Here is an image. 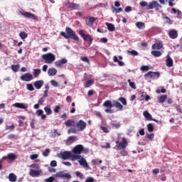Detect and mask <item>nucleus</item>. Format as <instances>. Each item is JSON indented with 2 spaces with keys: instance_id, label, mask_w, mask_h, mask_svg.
Masks as SVG:
<instances>
[{
  "instance_id": "f257e3e1",
  "label": "nucleus",
  "mask_w": 182,
  "mask_h": 182,
  "mask_svg": "<svg viewBox=\"0 0 182 182\" xmlns=\"http://www.w3.org/2000/svg\"><path fill=\"white\" fill-rule=\"evenodd\" d=\"M65 32L66 33H65V31H61L60 33V36H63V38H65V39H69V38H70L71 39H73V41L79 42V36L76 35V33L74 31H73L70 27H66Z\"/></svg>"
},
{
  "instance_id": "f03ea898",
  "label": "nucleus",
  "mask_w": 182,
  "mask_h": 182,
  "mask_svg": "<svg viewBox=\"0 0 182 182\" xmlns=\"http://www.w3.org/2000/svg\"><path fill=\"white\" fill-rule=\"evenodd\" d=\"M42 59L45 60V63L50 65L51 63H53V62H55L56 57L53 55V53H48L42 55Z\"/></svg>"
},
{
  "instance_id": "7ed1b4c3",
  "label": "nucleus",
  "mask_w": 182,
  "mask_h": 182,
  "mask_svg": "<svg viewBox=\"0 0 182 182\" xmlns=\"http://www.w3.org/2000/svg\"><path fill=\"white\" fill-rule=\"evenodd\" d=\"M79 35H80L82 39L85 42H87L89 45H90L91 43H93V38H92V36L89 34H85V32H83V30L79 31Z\"/></svg>"
},
{
  "instance_id": "20e7f679",
  "label": "nucleus",
  "mask_w": 182,
  "mask_h": 182,
  "mask_svg": "<svg viewBox=\"0 0 182 182\" xmlns=\"http://www.w3.org/2000/svg\"><path fill=\"white\" fill-rule=\"evenodd\" d=\"M116 144H117L116 147L117 148V150H124V149H126V147H127L129 144L127 143V139H126V138L123 137L122 141L119 142V141H117Z\"/></svg>"
},
{
  "instance_id": "39448f33",
  "label": "nucleus",
  "mask_w": 182,
  "mask_h": 182,
  "mask_svg": "<svg viewBox=\"0 0 182 182\" xmlns=\"http://www.w3.org/2000/svg\"><path fill=\"white\" fill-rule=\"evenodd\" d=\"M104 107H106L107 109H105V112L106 113H114V111L112 109V107H113V103H112V101L110 100H106L103 103Z\"/></svg>"
},
{
  "instance_id": "423d86ee",
  "label": "nucleus",
  "mask_w": 182,
  "mask_h": 182,
  "mask_svg": "<svg viewBox=\"0 0 182 182\" xmlns=\"http://www.w3.org/2000/svg\"><path fill=\"white\" fill-rule=\"evenodd\" d=\"M87 126V124L82 119H80L79 122L75 123V127L77 129L78 132H83L85 129H86V127Z\"/></svg>"
},
{
  "instance_id": "0eeeda50",
  "label": "nucleus",
  "mask_w": 182,
  "mask_h": 182,
  "mask_svg": "<svg viewBox=\"0 0 182 182\" xmlns=\"http://www.w3.org/2000/svg\"><path fill=\"white\" fill-rule=\"evenodd\" d=\"M65 6L68 8V9L77 11H79V9H80V4L76 3H71L70 1H68L67 3H65Z\"/></svg>"
},
{
  "instance_id": "6e6552de",
  "label": "nucleus",
  "mask_w": 182,
  "mask_h": 182,
  "mask_svg": "<svg viewBox=\"0 0 182 182\" xmlns=\"http://www.w3.org/2000/svg\"><path fill=\"white\" fill-rule=\"evenodd\" d=\"M85 148L83 147V145L78 144L73 149L72 151L73 154H82Z\"/></svg>"
},
{
  "instance_id": "1a4fd4ad",
  "label": "nucleus",
  "mask_w": 182,
  "mask_h": 182,
  "mask_svg": "<svg viewBox=\"0 0 182 182\" xmlns=\"http://www.w3.org/2000/svg\"><path fill=\"white\" fill-rule=\"evenodd\" d=\"M55 177H59L60 178H66V180H70L72 178V176L70 174L65 173L62 171L55 174Z\"/></svg>"
},
{
  "instance_id": "9d476101",
  "label": "nucleus",
  "mask_w": 182,
  "mask_h": 182,
  "mask_svg": "<svg viewBox=\"0 0 182 182\" xmlns=\"http://www.w3.org/2000/svg\"><path fill=\"white\" fill-rule=\"evenodd\" d=\"M42 174H43L42 169H40V170L30 169V171H29V176H31V177H39V176H42Z\"/></svg>"
},
{
  "instance_id": "9b49d317",
  "label": "nucleus",
  "mask_w": 182,
  "mask_h": 182,
  "mask_svg": "<svg viewBox=\"0 0 182 182\" xmlns=\"http://www.w3.org/2000/svg\"><path fill=\"white\" fill-rule=\"evenodd\" d=\"M20 15H22V16H24L25 18H31L34 21H38V17H36L35 14L28 11H20Z\"/></svg>"
},
{
  "instance_id": "f8f14e48",
  "label": "nucleus",
  "mask_w": 182,
  "mask_h": 182,
  "mask_svg": "<svg viewBox=\"0 0 182 182\" xmlns=\"http://www.w3.org/2000/svg\"><path fill=\"white\" fill-rule=\"evenodd\" d=\"M21 80L23 82H31V80H33V75L29 73H27L21 76Z\"/></svg>"
},
{
  "instance_id": "ddd939ff",
  "label": "nucleus",
  "mask_w": 182,
  "mask_h": 182,
  "mask_svg": "<svg viewBox=\"0 0 182 182\" xmlns=\"http://www.w3.org/2000/svg\"><path fill=\"white\" fill-rule=\"evenodd\" d=\"M145 77H149V79H156V77H160V73L149 71L145 74Z\"/></svg>"
},
{
  "instance_id": "4468645a",
  "label": "nucleus",
  "mask_w": 182,
  "mask_h": 182,
  "mask_svg": "<svg viewBox=\"0 0 182 182\" xmlns=\"http://www.w3.org/2000/svg\"><path fill=\"white\" fill-rule=\"evenodd\" d=\"M144 114V117H145V119H146L147 120H149V122H155L156 123H159V120L154 119L153 117H151V114H150V113L149 112V111H144L143 112Z\"/></svg>"
},
{
  "instance_id": "2eb2a0df",
  "label": "nucleus",
  "mask_w": 182,
  "mask_h": 182,
  "mask_svg": "<svg viewBox=\"0 0 182 182\" xmlns=\"http://www.w3.org/2000/svg\"><path fill=\"white\" fill-rule=\"evenodd\" d=\"M65 63H68V60L66 58H62L55 63V66H56V68H62Z\"/></svg>"
},
{
  "instance_id": "dca6fc26",
  "label": "nucleus",
  "mask_w": 182,
  "mask_h": 182,
  "mask_svg": "<svg viewBox=\"0 0 182 182\" xmlns=\"http://www.w3.org/2000/svg\"><path fill=\"white\" fill-rule=\"evenodd\" d=\"M95 21H96V18L90 16L89 17V18H87V20L85 21V23L86 25H87V26H90V28H92Z\"/></svg>"
},
{
  "instance_id": "f3484780",
  "label": "nucleus",
  "mask_w": 182,
  "mask_h": 182,
  "mask_svg": "<svg viewBox=\"0 0 182 182\" xmlns=\"http://www.w3.org/2000/svg\"><path fill=\"white\" fill-rule=\"evenodd\" d=\"M168 36L171 38V39H177L178 37V33L176 30H171L168 33Z\"/></svg>"
},
{
  "instance_id": "a211bd4d",
  "label": "nucleus",
  "mask_w": 182,
  "mask_h": 182,
  "mask_svg": "<svg viewBox=\"0 0 182 182\" xmlns=\"http://www.w3.org/2000/svg\"><path fill=\"white\" fill-rule=\"evenodd\" d=\"M71 153L72 152L69 151H65L63 153H60L63 160H68V159H70Z\"/></svg>"
},
{
  "instance_id": "6ab92c4d",
  "label": "nucleus",
  "mask_w": 182,
  "mask_h": 182,
  "mask_svg": "<svg viewBox=\"0 0 182 182\" xmlns=\"http://www.w3.org/2000/svg\"><path fill=\"white\" fill-rule=\"evenodd\" d=\"M166 65L168 68H171V66H173V59L169 55H166Z\"/></svg>"
},
{
  "instance_id": "aec40b11",
  "label": "nucleus",
  "mask_w": 182,
  "mask_h": 182,
  "mask_svg": "<svg viewBox=\"0 0 182 182\" xmlns=\"http://www.w3.org/2000/svg\"><path fill=\"white\" fill-rule=\"evenodd\" d=\"M79 163L80 166H82V167H85V168H89V165L87 164V161H86V159H85L83 157L81 156V159H80Z\"/></svg>"
},
{
  "instance_id": "412c9836",
  "label": "nucleus",
  "mask_w": 182,
  "mask_h": 182,
  "mask_svg": "<svg viewBox=\"0 0 182 182\" xmlns=\"http://www.w3.org/2000/svg\"><path fill=\"white\" fill-rule=\"evenodd\" d=\"M43 83H44L43 80H37L34 82V86L36 89L39 90V89H41V87L43 86Z\"/></svg>"
},
{
  "instance_id": "4be33fe9",
  "label": "nucleus",
  "mask_w": 182,
  "mask_h": 182,
  "mask_svg": "<svg viewBox=\"0 0 182 182\" xmlns=\"http://www.w3.org/2000/svg\"><path fill=\"white\" fill-rule=\"evenodd\" d=\"M64 124H65L67 127H70L71 126L73 127H75L76 123L74 120L68 119L64 123Z\"/></svg>"
},
{
  "instance_id": "5701e85b",
  "label": "nucleus",
  "mask_w": 182,
  "mask_h": 182,
  "mask_svg": "<svg viewBox=\"0 0 182 182\" xmlns=\"http://www.w3.org/2000/svg\"><path fill=\"white\" fill-rule=\"evenodd\" d=\"M172 12H173V14H175L176 15H177V18H178V19H182V12L180 10H177L174 8H173L171 9Z\"/></svg>"
},
{
  "instance_id": "b1692460",
  "label": "nucleus",
  "mask_w": 182,
  "mask_h": 182,
  "mask_svg": "<svg viewBox=\"0 0 182 182\" xmlns=\"http://www.w3.org/2000/svg\"><path fill=\"white\" fill-rule=\"evenodd\" d=\"M113 107H116V109H118L119 110L123 109V105L117 101H113Z\"/></svg>"
},
{
  "instance_id": "393cba45",
  "label": "nucleus",
  "mask_w": 182,
  "mask_h": 182,
  "mask_svg": "<svg viewBox=\"0 0 182 182\" xmlns=\"http://www.w3.org/2000/svg\"><path fill=\"white\" fill-rule=\"evenodd\" d=\"M106 26H107V29L108 31H109V32H114L116 28L114 27V25H113L112 23H105Z\"/></svg>"
},
{
  "instance_id": "a878e982",
  "label": "nucleus",
  "mask_w": 182,
  "mask_h": 182,
  "mask_svg": "<svg viewBox=\"0 0 182 182\" xmlns=\"http://www.w3.org/2000/svg\"><path fill=\"white\" fill-rule=\"evenodd\" d=\"M58 73V70L56 68H49L48 70V76H55Z\"/></svg>"
},
{
  "instance_id": "bb28decb",
  "label": "nucleus",
  "mask_w": 182,
  "mask_h": 182,
  "mask_svg": "<svg viewBox=\"0 0 182 182\" xmlns=\"http://www.w3.org/2000/svg\"><path fill=\"white\" fill-rule=\"evenodd\" d=\"M163 48V43H156L152 45V49L156 50H160Z\"/></svg>"
},
{
  "instance_id": "cd10ccee",
  "label": "nucleus",
  "mask_w": 182,
  "mask_h": 182,
  "mask_svg": "<svg viewBox=\"0 0 182 182\" xmlns=\"http://www.w3.org/2000/svg\"><path fill=\"white\" fill-rule=\"evenodd\" d=\"M167 100V95H163L159 97H158V102L159 103H164Z\"/></svg>"
},
{
  "instance_id": "c85d7f7f",
  "label": "nucleus",
  "mask_w": 182,
  "mask_h": 182,
  "mask_svg": "<svg viewBox=\"0 0 182 182\" xmlns=\"http://www.w3.org/2000/svg\"><path fill=\"white\" fill-rule=\"evenodd\" d=\"M136 26L138 29H144V28H146V24L141 21H138L136 23Z\"/></svg>"
},
{
  "instance_id": "c756f323",
  "label": "nucleus",
  "mask_w": 182,
  "mask_h": 182,
  "mask_svg": "<svg viewBox=\"0 0 182 182\" xmlns=\"http://www.w3.org/2000/svg\"><path fill=\"white\" fill-rule=\"evenodd\" d=\"M72 161H75V160H80V159H82V156L80 155H77V154H71V156H70Z\"/></svg>"
},
{
  "instance_id": "7c9ffc66",
  "label": "nucleus",
  "mask_w": 182,
  "mask_h": 182,
  "mask_svg": "<svg viewBox=\"0 0 182 182\" xmlns=\"http://www.w3.org/2000/svg\"><path fill=\"white\" fill-rule=\"evenodd\" d=\"M44 110L47 116H50V114H52V109H50V105H47L45 107Z\"/></svg>"
},
{
  "instance_id": "2f4dec72",
  "label": "nucleus",
  "mask_w": 182,
  "mask_h": 182,
  "mask_svg": "<svg viewBox=\"0 0 182 182\" xmlns=\"http://www.w3.org/2000/svg\"><path fill=\"white\" fill-rule=\"evenodd\" d=\"M9 180L11 182L16 181V175H15V173H10L9 175Z\"/></svg>"
},
{
  "instance_id": "473e14b6",
  "label": "nucleus",
  "mask_w": 182,
  "mask_h": 182,
  "mask_svg": "<svg viewBox=\"0 0 182 182\" xmlns=\"http://www.w3.org/2000/svg\"><path fill=\"white\" fill-rule=\"evenodd\" d=\"M114 62L117 63L119 66H124V63L123 61L119 60L117 56L114 55L113 58Z\"/></svg>"
},
{
  "instance_id": "72a5a7b5",
  "label": "nucleus",
  "mask_w": 182,
  "mask_h": 182,
  "mask_svg": "<svg viewBox=\"0 0 182 182\" xmlns=\"http://www.w3.org/2000/svg\"><path fill=\"white\" fill-rule=\"evenodd\" d=\"M151 55L154 56L155 58H160L161 56L162 53L159 50H152Z\"/></svg>"
},
{
  "instance_id": "f704fd0d",
  "label": "nucleus",
  "mask_w": 182,
  "mask_h": 182,
  "mask_svg": "<svg viewBox=\"0 0 182 182\" xmlns=\"http://www.w3.org/2000/svg\"><path fill=\"white\" fill-rule=\"evenodd\" d=\"M95 83V81L92 80H88L84 85L85 87L87 88V87H90V86H92V85H93Z\"/></svg>"
},
{
  "instance_id": "c9c22d12",
  "label": "nucleus",
  "mask_w": 182,
  "mask_h": 182,
  "mask_svg": "<svg viewBox=\"0 0 182 182\" xmlns=\"http://www.w3.org/2000/svg\"><path fill=\"white\" fill-rule=\"evenodd\" d=\"M33 76L34 77H38L41 75V73L42 72L40 68L38 69H33Z\"/></svg>"
},
{
  "instance_id": "e433bc0d",
  "label": "nucleus",
  "mask_w": 182,
  "mask_h": 182,
  "mask_svg": "<svg viewBox=\"0 0 182 182\" xmlns=\"http://www.w3.org/2000/svg\"><path fill=\"white\" fill-rule=\"evenodd\" d=\"M14 106L15 107H17L18 109H26V107H25V105L19 102L15 103Z\"/></svg>"
},
{
  "instance_id": "4c0bfd02",
  "label": "nucleus",
  "mask_w": 182,
  "mask_h": 182,
  "mask_svg": "<svg viewBox=\"0 0 182 182\" xmlns=\"http://www.w3.org/2000/svg\"><path fill=\"white\" fill-rule=\"evenodd\" d=\"M19 36L21 39H23V41H24V39H26V38H28V33H26V32L25 31H21L19 33Z\"/></svg>"
},
{
  "instance_id": "58836bf2",
  "label": "nucleus",
  "mask_w": 182,
  "mask_h": 182,
  "mask_svg": "<svg viewBox=\"0 0 182 182\" xmlns=\"http://www.w3.org/2000/svg\"><path fill=\"white\" fill-rule=\"evenodd\" d=\"M30 167L31 168H33V170H41V166H39V164H32Z\"/></svg>"
},
{
  "instance_id": "ea45409f",
  "label": "nucleus",
  "mask_w": 182,
  "mask_h": 182,
  "mask_svg": "<svg viewBox=\"0 0 182 182\" xmlns=\"http://www.w3.org/2000/svg\"><path fill=\"white\" fill-rule=\"evenodd\" d=\"M7 158L9 159V160H11V161H14V160L16 159V155H15L14 154L10 153V154H8Z\"/></svg>"
},
{
  "instance_id": "a19ab883",
  "label": "nucleus",
  "mask_w": 182,
  "mask_h": 182,
  "mask_svg": "<svg viewBox=\"0 0 182 182\" xmlns=\"http://www.w3.org/2000/svg\"><path fill=\"white\" fill-rule=\"evenodd\" d=\"M146 127L148 129V132L151 133L152 132H154V127L153 126V124L149 123L146 125Z\"/></svg>"
},
{
  "instance_id": "79ce46f5",
  "label": "nucleus",
  "mask_w": 182,
  "mask_h": 182,
  "mask_svg": "<svg viewBox=\"0 0 182 182\" xmlns=\"http://www.w3.org/2000/svg\"><path fill=\"white\" fill-rule=\"evenodd\" d=\"M154 8L156 9V11H159L161 8V5L159 4V2L154 1Z\"/></svg>"
},
{
  "instance_id": "37998d69",
  "label": "nucleus",
  "mask_w": 182,
  "mask_h": 182,
  "mask_svg": "<svg viewBox=\"0 0 182 182\" xmlns=\"http://www.w3.org/2000/svg\"><path fill=\"white\" fill-rule=\"evenodd\" d=\"M127 53H129L130 55H132V56H138L139 55V53L137 51H136L135 50H127Z\"/></svg>"
},
{
  "instance_id": "c03bdc74",
  "label": "nucleus",
  "mask_w": 182,
  "mask_h": 182,
  "mask_svg": "<svg viewBox=\"0 0 182 182\" xmlns=\"http://www.w3.org/2000/svg\"><path fill=\"white\" fill-rule=\"evenodd\" d=\"M11 70L13 72H18V70H19V65H11Z\"/></svg>"
},
{
  "instance_id": "a18cd8bd",
  "label": "nucleus",
  "mask_w": 182,
  "mask_h": 182,
  "mask_svg": "<svg viewBox=\"0 0 182 182\" xmlns=\"http://www.w3.org/2000/svg\"><path fill=\"white\" fill-rule=\"evenodd\" d=\"M118 100L119 102H121V103H122V105H124V106H126V105H127V101L126 100V98H124V97H119L118 99Z\"/></svg>"
},
{
  "instance_id": "49530a36",
  "label": "nucleus",
  "mask_w": 182,
  "mask_h": 182,
  "mask_svg": "<svg viewBox=\"0 0 182 182\" xmlns=\"http://www.w3.org/2000/svg\"><path fill=\"white\" fill-rule=\"evenodd\" d=\"M7 137L9 140H14V139L16 140L18 139V136L14 134H9Z\"/></svg>"
},
{
  "instance_id": "de8ad7c7",
  "label": "nucleus",
  "mask_w": 182,
  "mask_h": 182,
  "mask_svg": "<svg viewBox=\"0 0 182 182\" xmlns=\"http://www.w3.org/2000/svg\"><path fill=\"white\" fill-rule=\"evenodd\" d=\"M128 82L129 83V86L132 89L136 90V83L134 82H132L131 80H128Z\"/></svg>"
},
{
  "instance_id": "09e8293b",
  "label": "nucleus",
  "mask_w": 182,
  "mask_h": 182,
  "mask_svg": "<svg viewBox=\"0 0 182 182\" xmlns=\"http://www.w3.org/2000/svg\"><path fill=\"white\" fill-rule=\"evenodd\" d=\"M122 11H123V9L122 7L118 8V9L113 7L112 12H115V14H119V13L122 12Z\"/></svg>"
},
{
  "instance_id": "8fccbe9b",
  "label": "nucleus",
  "mask_w": 182,
  "mask_h": 182,
  "mask_svg": "<svg viewBox=\"0 0 182 182\" xmlns=\"http://www.w3.org/2000/svg\"><path fill=\"white\" fill-rule=\"evenodd\" d=\"M164 19H165L166 23H168V25H171L173 23V21H171V19H170L168 16L164 17Z\"/></svg>"
},
{
  "instance_id": "3c124183",
  "label": "nucleus",
  "mask_w": 182,
  "mask_h": 182,
  "mask_svg": "<svg viewBox=\"0 0 182 182\" xmlns=\"http://www.w3.org/2000/svg\"><path fill=\"white\" fill-rule=\"evenodd\" d=\"M27 89L30 92H33V90H35V88L33 87V85L32 84H27Z\"/></svg>"
},
{
  "instance_id": "603ef678",
  "label": "nucleus",
  "mask_w": 182,
  "mask_h": 182,
  "mask_svg": "<svg viewBox=\"0 0 182 182\" xmlns=\"http://www.w3.org/2000/svg\"><path fill=\"white\" fill-rule=\"evenodd\" d=\"M75 176L77 177H79L80 178H81V180H83V178H84L83 173H82L79 171H75Z\"/></svg>"
},
{
  "instance_id": "864d4df0",
  "label": "nucleus",
  "mask_w": 182,
  "mask_h": 182,
  "mask_svg": "<svg viewBox=\"0 0 182 182\" xmlns=\"http://www.w3.org/2000/svg\"><path fill=\"white\" fill-rule=\"evenodd\" d=\"M49 153H50V149H46L45 151L43 153V156L44 157H48V156H49Z\"/></svg>"
},
{
  "instance_id": "5fc2aeb1",
  "label": "nucleus",
  "mask_w": 182,
  "mask_h": 182,
  "mask_svg": "<svg viewBox=\"0 0 182 182\" xmlns=\"http://www.w3.org/2000/svg\"><path fill=\"white\" fill-rule=\"evenodd\" d=\"M154 8V1L149 3V6L146 7V9H153Z\"/></svg>"
},
{
  "instance_id": "6e6d98bb",
  "label": "nucleus",
  "mask_w": 182,
  "mask_h": 182,
  "mask_svg": "<svg viewBox=\"0 0 182 182\" xmlns=\"http://www.w3.org/2000/svg\"><path fill=\"white\" fill-rule=\"evenodd\" d=\"M50 83H51L52 86H53L54 87H58V86H59V84L55 80H52L50 81Z\"/></svg>"
},
{
  "instance_id": "4d7b16f0",
  "label": "nucleus",
  "mask_w": 182,
  "mask_h": 182,
  "mask_svg": "<svg viewBox=\"0 0 182 182\" xmlns=\"http://www.w3.org/2000/svg\"><path fill=\"white\" fill-rule=\"evenodd\" d=\"M149 66L148 65H142L141 67V70H142V72H147V70H149Z\"/></svg>"
},
{
  "instance_id": "13d9d810",
  "label": "nucleus",
  "mask_w": 182,
  "mask_h": 182,
  "mask_svg": "<svg viewBox=\"0 0 182 182\" xmlns=\"http://www.w3.org/2000/svg\"><path fill=\"white\" fill-rule=\"evenodd\" d=\"M147 139H149V140L151 141V140L154 139V134L152 133V134H147Z\"/></svg>"
},
{
  "instance_id": "bf43d9fd",
  "label": "nucleus",
  "mask_w": 182,
  "mask_h": 182,
  "mask_svg": "<svg viewBox=\"0 0 182 182\" xmlns=\"http://www.w3.org/2000/svg\"><path fill=\"white\" fill-rule=\"evenodd\" d=\"M156 93H158V94H160V93H166V89H164V88L162 87L161 90H156Z\"/></svg>"
},
{
  "instance_id": "052dcab7",
  "label": "nucleus",
  "mask_w": 182,
  "mask_h": 182,
  "mask_svg": "<svg viewBox=\"0 0 182 182\" xmlns=\"http://www.w3.org/2000/svg\"><path fill=\"white\" fill-rule=\"evenodd\" d=\"M81 60H82V62H85L86 63H89L90 61L89 60V58H87V57H81Z\"/></svg>"
},
{
  "instance_id": "680f3d73",
  "label": "nucleus",
  "mask_w": 182,
  "mask_h": 182,
  "mask_svg": "<svg viewBox=\"0 0 182 182\" xmlns=\"http://www.w3.org/2000/svg\"><path fill=\"white\" fill-rule=\"evenodd\" d=\"M38 154H34L31 155L30 159L31 160H36V159H38Z\"/></svg>"
},
{
  "instance_id": "e2e57ef3",
  "label": "nucleus",
  "mask_w": 182,
  "mask_h": 182,
  "mask_svg": "<svg viewBox=\"0 0 182 182\" xmlns=\"http://www.w3.org/2000/svg\"><path fill=\"white\" fill-rule=\"evenodd\" d=\"M55 181V178L53 176L49 177L48 178L45 179L46 182H53Z\"/></svg>"
},
{
  "instance_id": "0e129e2a",
  "label": "nucleus",
  "mask_w": 182,
  "mask_h": 182,
  "mask_svg": "<svg viewBox=\"0 0 182 182\" xmlns=\"http://www.w3.org/2000/svg\"><path fill=\"white\" fill-rule=\"evenodd\" d=\"M59 110H60V106L56 105L54 108V113H58Z\"/></svg>"
},
{
  "instance_id": "69168bd1",
  "label": "nucleus",
  "mask_w": 182,
  "mask_h": 182,
  "mask_svg": "<svg viewBox=\"0 0 182 182\" xmlns=\"http://www.w3.org/2000/svg\"><path fill=\"white\" fill-rule=\"evenodd\" d=\"M101 130L104 132V133H109V129L106 127H100Z\"/></svg>"
},
{
  "instance_id": "338daca9",
  "label": "nucleus",
  "mask_w": 182,
  "mask_h": 182,
  "mask_svg": "<svg viewBox=\"0 0 182 182\" xmlns=\"http://www.w3.org/2000/svg\"><path fill=\"white\" fill-rule=\"evenodd\" d=\"M43 113V110L38 109L36 112V114L37 116H42V114Z\"/></svg>"
},
{
  "instance_id": "774afa93",
  "label": "nucleus",
  "mask_w": 182,
  "mask_h": 182,
  "mask_svg": "<svg viewBox=\"0 0 182 182\" xmlns=\"http://www.w3.org/2000/svg\"><path fill=\"white\" fill-rule=\"evenodd\" d=\"M85 182H95V178L92 177H88L86 178Z\"/></svg>"
}]
</instances>
